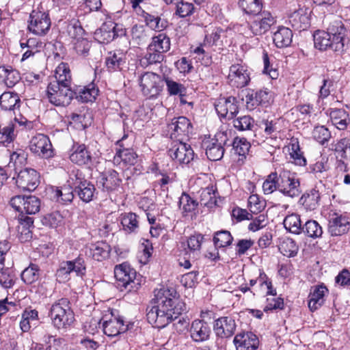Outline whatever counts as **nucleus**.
<instances>
[{
	"mask_svg": "<svg viewBox=\"0 0 350 350\" xmlns=\"http://www.w3.org/2000/svg\"><path fill=\"white\" fill-rule=\"evenodd\" d=\"M279 250L284 256L294 257L297 254L299 247L293 239L285 238L281 242Z\"/></svg>",
	"mask_w": 350,
	"mask_h": 350,
	"instance_id": "obj_53",
	"label": "nucleus"
},
{
	"mask_svg": "<svg viewBox=\"0 0 350 350\" xmlns=\"http://www.w3.org/2000/svg\"><path fill=\"white\" fill-rule=\"evenodd\" d=\"M120 182L118 173L113 170L101 173L96 181L98 188L107 192L115 190L119 186Z\"/></svg>",
	"mask_w": 350,
	"mask_h": 350,
	"instance_id": "obj_28",
	"label": "nucleus"
},
{
	"mask_svg": "<svg viewBox=\"0 0 350 350\" xmlns=\"http://www.w3.org/2000/svg\"><path fill=\"white\" fill-rule=\"evenodd\" d=\"M114 275L118 286L122 291H137L140 286L139 278H137L135 270L129 264L122 263L116 265L114 269Z\"/></svg>",
	"mask_w": 350,
	"mask_h": 350,
	"instance_id": "obj_7",
	"label": "nucleus"
},
{
	"mask_svg": "<svg viewBox=\"0 0 350 350\" xmlns=\"http://www.w3.org/2000/svg\"><path fill=\"white\" fill-rule=\"evenodd\" d=\"M70 161L79 165H89L92 163V156L85 144H73L70 154Z\"/></svg>",
	"mask_w": 350,
	"mask_h": 350,
	"instance_id": "obj_30",
	"label": "nucleus"
},
{
	"mask_svg": "<svg viewBox=\"0 0 350 350\" xmlns=\"http://www.w3.org/2000/svg\"><path fill=\"white\" fill-rule=\"evenodd\" d=\"M211 328L208 323L203 321L194 320L191 325L189 334L191 339L196 342H202L209 339Z\"/></svg>",
	"mask_w": 350,
	"mask_h": 350,
	"instance_id": "obj_29",
	"label": "nucleus"
},
{
	"mask_svg": "<svg viewBox=\"0 0 350 350\" xmlns=\"http://www.w3.org/2000/svg\"><path fill=\"white\" fill-rule=\"evenodd\" d=\"M284 300L281 297L267 298V304L264 308V311L267 312L274 310H282L284 308Z\"/></svg>",
	"mask_w": 350,
	"mask_h": 350,
	"instance_id": "obj_62",
	"label": "nucleus"
},
{
	"mask_svg": "<svg viewBox=\"0 0 350 350\" xmlns=\"http://www.w3.org/2000/svg\"><path fill=\"white\" fill-rule=\"evenodd\" d=\"M126 137V135H124L122 139L118 141L117 145L120 146V148L116 150L114 161L117 163L122 161L125 165H131L135 163L137 154L133 149L124 147L123 142Z\"/></svg>",
	"mask_w": 350,
	"mask_h": 350,
	"instance_id": "obj_31",
	"label": "nucleus"
},
{
	"mask_svg": "<svg viewBox=\"0 0 350 350\" xmlns=\"http://www.w3.org/2000/svg\"><path fill=\"white\" fill-rule=\"evenodd\" d=\"M75 92L74 97L82 103H88L95 100L98 90L94 83H91L88 85L77 87L73 90Z\"/></svg>",
	"mask_w": 350,
	"mask_h": 350,
	"instance_id": "obj_33",
	"label": "nucleus"
},
{
	"mask_svg": "<svg viewBox=\"0 0 350 350\" xmlns=\"http://www.w3.org/2000/svg\"><path fill=\"white\" fill-rule=\"evenodd\" d=\"M90 255L97 261H102L109 256L111 247L106 242H97L90 247Z\"/></svg>",
	"mask_w": 350,
	"mask_h": 350,
	"instance_id": "obj_43",
	"label": "nucleus"
},
{
	"mask_svg": "<svg viewBox=\"0 0 350 350\" xmlns=\"http://www.w3.org/2000/svg\"><path fill=\"white\" fill-rule=\"evenodd\" d=\"M39 271L40 269L37 265L31 264L21 273V279L25 284H31L39 279Z\"/></svg>",
	"mask_w": 350,
	"mask_h": 350,
	"instance_id": "obj_52",
	"label": "nucleus"
},
{
	"mask_svg": "<svg viewBox=\"0 0 350 350\" xmlns=\"http://www.w3.org/2000/svg\"><path fill=\"white\" fill-rule=\"evenodd\" d=\"M122 230L126 234L137 233L139 229V217L134 213H125L120 216Z\"/></svg>",
	"mask_w": 350,
	"mask_h": 350,
	"instance_id": "obj_35",
	"label": "nucleus"
},
{
	"mask_svg": "<svg viewBox=\"0 0 350 350\" xmlns=\"http://www.w3.org/2000/svg\"><path fill=\"white\" fill-rule=\"evenodd\" d=\"M55 81L47 86L46 95L49 102L57 107L68 106L74 98L71 88L72 77L68 64L62 62L55 70Z\"/></svg>",
	"mask_w": 350,
	"mask_h": 350,
	"instance_id": "obj_2",
	"label": "nucleus"
},
{
	"mask_svg": "<svg viewBox=\"0 0 350 350\" xmlns=\"http://www.w3.org/2000/svg\"><path fill=\"white\" fill-rule=\"evenodd\" d=\"M49 317L53 325L58 329L71 326L75 321V314L70 300L64 297L55 301L49 308Z\"/></svg>",
	"mask_w": 350,
	"mask_h": 350,
	"instance_id": "obj_5",
	"label": "nucleus"
},
{
	"mask_svg": "<svg viewBox=\"0 0 350 350\" xmlns=\"http://www.w3.org/2000/svg\"><path fill=\"white\" fill-rule=\"evenodd\" d=\"M39 178L37 171L32 168H25L18 172L16 183L23 190L32 191L38 186Z\"/></svg>",
	"mask_w": 350,
	"mask_h": 350,
	"instance_id": "obj_22",
	"label": "nucleus"
},
{
	"mask_svg": "<svg viewBox=\"0 0 350 350\" xmlns=\"http://www.w3.org/2000/svg\"><path fill=\"white\" fill-rule=\"evenodd\" d=\"M217 189L211 185L200 191V202L208 208H213L217 205Z\"/></svg>",
	"mask_w": 350,
	"mask_h": 350,
	"instance_id": "obj_41",
	"label": "nucleus"
},
{
	"mask_svg": "<svg viewBox=\"0 0 350 350\" xmlns=\"http://www.w3.org/2000/svg\"><path fill=\"white\" fill-rule=\"evenodd\" d=\"M45 224L49 225L51 228H56L62 221V216L59 212H53L46 215L44 218Z\"/></svg>",
	"mask_w": 350,
	"mask_h": 350,
	"instance_id": "obj_63",
	"label": "nucleus"
},
{
	"mask_svg": "<svg viewBox=\"0 0 350 350\" xmlns=\"http://www.w3.org/2000/svg\"><path fill=\"white\" fill-rule=\"evenodd\" d=\"M265 195L278 191L286 197L296 198L301 193L300 180L296 173L280 168L270 173L262 183Z\"/></svg>",
	"mask_w": 350,
	"mask_h": 350,
	"instance_id": "obj_3",
	"label": "nucleus"
},
{
	"mask_svg": "<svg viewBox=\"0 0 350 350\" xmlns=\"http://www.w3.org/2000/svg\"><path fill=\"white\" fill-rule=\"evenodd\" d=\"M276 23V18L271 12L263 11L245 26L247 30L244 33L246 36H261L267 33Z\"/></svg>",
	"mask_w": 350,
	"mask_h": 350,
	"instance_id": "obj_8",
	"label": "nucleus"
},
{
	"mask_svg": "<svg viewBox=\"0 0 350 350\" xmlns=\"http://www.w3.org/2000/svg\"><path fill=\"white\" fill-rule=\"evenodd\" d=\"M228 80L232 87L242 88L247 86L250 81L248 67L243 64H232L230 67Z\"/></svg>",
	"mask_w": 350,
	"mask_h": 350,
	"instance_id": "obj_17",
	"label": "nucleus"
},
{
	"mask_svg": "<svg viewBox=\"0 0 350 350\" xmlns=\"http://www.w3.org/2000/svg\"><path fill=\"white\" fill-rule=\"evenodd\" d=\"M74 31L76 32L77 35L75 36L74 38L76 40L74 43V48L77 54L83 55L84 57L88 55L91 44L85 38H83L81 36L83 34L84 30L80 26L73 25L71 27Z\"/></svg>",
	"mask_w": 350,
	"mask_h": 350,
	"instance_id": "obj_36",
	"label": "nucleus"
},
{
	"mask_svg": "<svg viewBox=\"0 0 350 350\" xmlns=\"http://www.w3.org/2000/svg\"><path fill=\"white\" fill-rule=\"evenodd\" d=\"M154 301L155 304L147 308L146 317L157 328L165 327L186 310L185 304L172 288L155 290Z\"/></svg>",
	"mask_w": 350,
	"mask_h": 350,
	"instance_id": "obj_1",
	"label": "nucleus"
},
{
	"mask_svg": "<svg viewBox=\"0 0 350 350\" xmlns=\"http://www.w3.org/2000/svg\"><path fill=\"white\" fill-rule=\"evenodd\" d=\"M302 232L312 239L321 238L323 234V228L315 220H308L304 225Z\"/></svg>",
	"mask_w": 350,
	"mask_h": 350,
	"instance_id": "obj_49",
	"label": "nucleus"
},
{
	"mask_svg": "<svg viewBox=\"0 0 350 350\" xmlns=\"http://www.w3.org/2000/svg\"><path fill=\"white\" fill-rule=\"evenodd\" d=\"M198 203L189 195L183 193L179 198V207L184 213H191L196 210Z\"/></svg>",
	"mask_w": 350,
	"mask_h": 350,
	"instance_id": "obj_56",
	"label": "nucleus"
},
{
	"mask_svg": "<svg viewBox=\"0 0 350 350\" xmlns=\"http://www.w3.org/2000/svg\"><path fill=\"white\" fill-rule=\"evenodd\" d=\"M254 125V118L248 115L239 116L233 120L234 127L239 131H252Z\"/></svg>",
	"mask_w": 350,
	"mask_h": 350,
	"instance_id": "obj_54",
	"label": "nucleus"
},
{
	"mask_svg": "<svg viewBox=\"0 0 350 350\" xmlns=\"http://www.w3.org/2000/svg\"><path fill=\"white\" fill-rule=\"evenodd\" d=\"M75 272L77 276H82L85 273V266L83 258L79 256L73 260L63 262L57 271L58 277L64 276V279L68 278L70 273Z\"/></svg>",
	"mask_w": 350,
	"mask_h": 350,
	"instance_id": "obj_26",
	"label": "nucleus"
},
{
	"mask_svg": "<svg viewBox=\"0 0 350 350\" xmlns=\"http://www.w3.org/2000/svg\"><path fill=\"white\" fill-rule=\"evenodd\" d=\"M14 278L13 271L9 268L0 271V285L4 288H12L15 282Z\"/></svg>",
	"mask_w": 350,
	"mask_h": 350,
	"instance_id": "obj_60",
	"label": "nucleus"
},
{
	"mask_svg": "<svg viewBox=\"0 0 350 350\" xmlns=\"http://www.w3.org/2000/svg\"><path fill=\"white\" fill-rule=\"evenodd\" d=\"M350 229V215L334 213L329 219L328 232L332 237L341 236Z\"/></svg>",
	"mask_w": 350,
	"mask_h": 350,
	"instance_id": "obj_21",
	"label": "nucleus"
},
{
	"mask_svg": "<svg viewBox=\"0 0 350 350\" xmlns=\"http://www.w3.org/2000/svg\"><path fill=\"white\" fill-rule=\"evenodd\" d=\"M144 18L146 25L156 31H161L168 25V22L165 18L147 12L144 13Z\"/></svg>",
	"mask_w": 350,
	"mask_h": 350,
	"instance_id": "obj_47",
	"label": "nucleus"
},
{
	"mask_svg": "<svg viewBox=\"0 0 350 350\" xmlns=\"http://www.w3.org/2000/svg\"><path fill=\"white\" fill-rule=\"evenodd\" d=\"M164 59V55L154 50L147 49L146 54L140 59V64L143 67H147L150 65L161 63Z\"/></svg>",
	"mask_w": 350,
	"mask_h": 350,
	"instance_id": "obj_55",
	"label": "nucleus"
},
{
	"mask_svg": "<svg viewBox=\"0 0 350 350\" xmlns=\"http://www.w3.org/2000/svg\"><path fill=\"white\" fill-rule=\"evenodd\" d=\"M168 154L173 161L180 164H187L193 159L194 152L189 145L183 141H176L169 149Z\"/></svg>",
	"mask_w": 350,
	"mask_h": 350,
	"instance_id": "obj_20",
	"label": "nucleus"
},
{
	"mask_svg": "<svg viewBox=\"0 0 350 350\" xmlns=\"http://www.w3.org/2000/svg\"><path fill=\"white\" fill-rule=\"evenodd\" d=\"M21 100L18 94L5 92L0 96V106L4 110H14L20 106Z\"/></svg>",
	"mask_w": 350,
	"mask_h": 350,
	"instance_id": "obj_44",
	"label": "nucleus"
},
{
	"mask_svg": "<svg viewBox=\"0 0 350 350\" xmlns=\"http://www.w3.org/2000/svg\"><path fill=\"white\" fill-rule=\"evenodd\" d=\"M149 50H154L161 53L167 52L170 49V39L163 33L153 36L152 42L148 45Z\"/></svg>",
	"mask_w": 350,
	"mask_h": 350,
	"instance_id": "obj_42",
	"label": "nucleus"
},
{
	"mask_svg": "<svg viewBox=\"0 0 350 350\" xmlns=\"http://www.w3.org/2000/svg\"><path fill=\"white\" fill-rule=\"evenodd\" d=\"M245 106L250 111L254 110L258 106L267 107L271 100V93L267 88L247 89Z\"/></svg>",
	"mask_w": 350,
	"mask_h": 350,
	"instance_id": "obj_16",
	"label": "nucleus"
},
{
	"mask_svg": "<svg viewBox=\"0 0 350 350\" xmlns=\"http://www.w3.org/2000/svg\"><path fill=\"white\" fill-rule=\"evenodd\" d=\"M214 106L221 120H232L239 113V100L234 96L220 97L215 100Z\"/></svg>",
	"mask_w": 350,
	"mask_h": 350,
	"instance_id": "obj_15",
	"label": "nucleus"
},
{
	"mask_svg": "<svg viewBox=\"0 0 350 350\" xmlns=\"http://www.w3.org/2000/svg\"><path fill=\"white\" fill-rule=\"evenodd\" d=\"M266 203L257 194H252L248 198V208L254 214L260 213L265 208Z\"/></svg>",
	"mask_w": 350,
	"mask_h": 350,
	"instance_id": "obj_57",
	"label": "nucleus"
},
{
	"mask_svg": "<svg viewBox=\"0 0 350 350\" xmlns=\"http://www.w3.org/2000/svg\"><path fill=\"white\" fill-rule=\"evenodd\" d=\"M237 328V323L231 316L221 317L215 321L213 329L216 336L221 338L232 337Z\"/></svg>",
	"mask_w": 350,
	"mask_h": 350,
	"instance_id": "obj_23",
	"label": "nucleus"
},
{
	"mask_svg": "<svg viewBox=\"0 0 350 350\" xmlns=\"http://www.w3.org/2000/svg\"><path fill=\"white\" fill-rule=\"evenodd\" d=\"M329 150L334 151L336 158H340L338 161V167H344L343 171L347 172V165L342 159H350V139L342 138L339 140H334L329 145Z\"/></svg>",
	"mask_w": 350,
	"mask_h": 350,
	"instance_id": "obj_25",
	"label": "nucleus"
},
{
	"mask_svg": "<svg viewBox=\"0 0 350 350\" xmlns=\"http://www.w3.org/2000/svg\"><path fill=\"white\" fill-rule=\"evenodd\" d=\"M68 184L74 189L75 193L81 200L88 203L93 200L96 187L85 176L82 171L74 169L69 173Z\"/></svg>",
	"mask_w": 350,
	"mask_h": 350,
	"instance_id": "obj_6",
	"label": "nucleus"
},
{
	"mask_svg": "<svg viewBox=\"0 0 350 350\" xmlns=\"http://www.w3.org/2000/svg\"><path fill=\"white\" fill-rule=\"evenodd\" d=\"M233 343L236 350H257L260 341L253 332L241 331L235 335Z\"/></svg>",
	"mask_w": 350,
	"mask_h": 350,
	"instance_id": "obj_24",
	"label": "nucleus"
},
{
	"mask_svg": "<svg viewBox=\"0 0 350 350\" xmlns=\"http://www.w3.org/2000/svg\"><path fill=\"white\" fill-rule=\"evenodd\" d=\"M314 46L324 51L329 48L335 52L343 53L349 39L347 30L340 20L331 22L325 31H316L313 35Z\"/></svg>",
	"mask_w": 350,
	"mask_h": 350,
	"instance_id": "obj_4",
	"label": "nucleus"
},
{
	"mask_svg": "<svg viewBox=\"0 0 350 350\" xmlns=\"http://www.w3.org/2000/svg\"><path fill=\"white\" fill-rule=\"evenodd\" d=\"M51 25L49 13L44 11L33 10L28 20V30L34 35L45 36L49 31Z\"/></svg>",
	"mask_w": 350,
	"mask_h": 350,
	"instance_id": "obj_12",
	"label": "nucleus"
},
{
	"mask_svg": "<svg viewBox=\"0 0 350 350\" xmlns=\"http://www.w3.org/2000/svg\"><path fill=\"white\" fill-rule=\"evenodd\" d=\"M105 63L110 72L121 70L126 63V55L121 50L110 51L106 57Z\"/></svg>",
	"mask_w": 350,
	"mask_h": 350,
	"instance_id": "obj_34",
	"label": "nucleus"
},
{
	"mask_svg": "<svg viewBox=\"0 0 350 350\" xmlns=\"http://www.w3.org/2000/svg\"><path fill=\"white\" fill-rule=\"evenodd\" d=\"M213 240L215 247L221 248L230 245L233 237L229 231L222 230L215 232Z\"/></svg>",
	"mask_w": 350,
	"mask_h": 350,
	"instance_id": "obj_51",
	"label": "nucleus"
},
{
	"mask_svg": "<svg viewBox=\"0 0 350 350\" xmlns=\"http://www.w3.org/2000/svg\"><path fill=\"white\" fill-rule=\"evenodd\" d=\"M167 131L172 139L178 142L185 141L192 133L193 126L187 118L175 117L167 124Z\"/></svg>",
	"mask_w": 350,
	"mask_h": 350,
	"instance_id": "obj_11",
	"label": "nucleus"
},
{
	"mask_svg": "<svg viewBox=\"0 0 350 350\" xmlns=\"http://www.w3.org/2000/svg\"><path fill=\"white\" fill-rule=\"evenodd\" d=\"M228 141V131H219L215 135V139L204 143L206 146V154L211 161L220 160L224 154V145Z\"/></svg>",
	"mask_w": 350,
	"mask_h": 350,
	"instance_id": "obj_18",
	"label": "nucleus"
},
{
	"mask_svg": "<svg viewBox=\"0 0 350 350\" xmlns=\"http://www.w3.org/2000/svg\"><path fill=\"white\" fill-rule=\"evenodd\" d=\"M163 82L166 85V89L170 96H185L187 89L185 86L169 77L163 78Z\"/></svg>",
	"mask_w": 350,
	"mask_h": 350,
	"instance_id": "obj_48",
	"label": "nucleus"
},
{
	"mask_svg": "<svg viewBox=\"0 0 350 350\" xmlns=\"http://www.w3.org/2000/svg\"><path fill=\"white\" fill-rule=\"evenodd\" d=\"M320 193L315 189H312L302 195L299 202L307 211H314L319 206Z\"/></svg>",
	"mask_w": 350,
	"mask_h": 350,
	"instance_id": "obj_38",
	"label": "nucleus"
},
{
	"mask_svg": "<svg viewBox=\"0 0 350 350\" xmlns=\"http://www.w3.org/2000/svg\"><path fill=\"white\" fill-rule=\"evenodd\" d=\"M283 224L285 229L293 234H300L302 233L304 225H302L300 216L297 214L293 213L286 216Z\"/></svg>",
	"mask_w": 350,
	"mask_h": 350,
	"instance_id": "obj_45",
	"label": "nucleus"
},
{
	"mask_svg": "<svg viewBox=\"0 0 350 350\" xmlns=\"http://www.w3.org/2000/svg\"><path fill=\"white\" fill-rule=\"evenodd\" d=\"M239 5L247 14L257 15L260 13L262 8L261 0H240Z\"/></svg>",
	"mask_w": 350,
	"mask_h": 350,
	"instance_id": "obj_50",
	"label": "nucleus"
},
{
	"mask_svg": "<svg viewBox=\"0 0 350 350\" xmlns=\"http://www.w3.org/2000/svg\"><path fill=\"white\" fill-rule=\"evenodd\" d=\"M21 80L19 72L10 66H0V83L11 88Z\"/></svg>",
	"mask_w": 350,
	"mask_h": 350,
	"instance_id": "obj_32",
	"label": "nucleus"
},
{
	"mask_svg": "<svg viewBox=\"0 0 350 350\" xmlns=\"http://www.w3.org/2000/svg\"><path fill=\"white\" fill-rule=\"evenodd\" d=\"M124 34V30L118 24L108 21L104 23L101 27L94 33V38L102 44H108L113 41L115 38Z\"/></svg>",
	"mask_w": 350,
	"mask_h": 350,
	"instance_id": "obj_19",
	"label": "nucleus"
},
{
	"mask_svg": "<svg viewBox=\"0 0 350 350\" xmlns=\"http://www.w3.org/2000/svg\"><path fill=\"white\" fill-rule=\"evenodd\" d=\"M10 206L21 214L33 215L40 208V200L34 196H15L10 200Z\"/></svg>",
	"mask_w": 350,
	"mask_h": 350,
	"instance_id": "obj_13",
	"label": "nucleus"
},
{
	"mask_svg": "<svg viewBox=\"0 0 350 350\" xmlns=\"http://www.w3.org/2000/svg\"><path fill=\"white\" fill-rule=\"evenodd\" d=\"M233 148L237 154L245 156L250 150V144L245 138H235L233 141Z\"/></svg>",
	"mask_w": 350,
	"mask_h": 350,
	"instance_id": "obj_61",
	"label": "nucleus"
},
{
	"mask_svg": "<svg viewBox=\"0 0 350 350\" xmlns=\"http://www.w3.org/2000/svg\"><path fill=\"white\" fill-rule=\"evenodd\" d=\"M29 148L32 154L40 159H49L55 155V150L49 137L42 133H38L31 139Z\"/></svg>",
	"mask_w": 350,
	"mask_h": 350,
	"instance_id": "obj_10",
	"label": "nucleus"
},
{
	"mask_svg": "<svg viewBox=\"0 0 350 350\" xmlns=\"http://www.w3.org/2000/svg\"><path fill=\"white\" fill-rule=\"evenodd\" d=\"M310 13L308 8H300L290 14L288 23L295 30H305L310 25Z\"/></svg>",
	"mask_w": 350,
	"mask_h": 350,
	"instance_id": "obj_27",
	"label": "nucleus"
},
{
	"mask_svg": "<svg viewBox=\"0 0 350 350\" xmlns=\"http://www.w3.org/2000/svg\"><path fill=\"white\" fill-rule=\"evenodd\" d=\"M203 239L204 237L201 234L193 235L189 237L187 247L184 250L185 255H189V258H197Z\"/></svg>",
	"mask_w": 350,
	"mask_h": 350,
	"instance_id": "obj_46",
	"label": "nucleus"
},
{
	"mask_svg": "<svg viewBox=\"0 0 350 350\" xmlns=\"http://www.w3.org/2000/svg\"><path fill=\"white\" fill-rule=\"evenodd\" d=\"M292 39V30L286 27H280L273 36V42L278 48H284L290 46Z\"/></svg>",
	"mask_w": 350,
	"mask_h": 350,
	"instance_id": "obj_39",
	"label": "nucleus"
},
{
	"mask_svg": "<svg viewBox=\"0 0 350 350\" xmlns=\"http://www.w3.org/2000/svg\"><path fill=\"white\" fill-rule=\"evenodd\" d=\"M100 321L104 334L109 337H114L124 333L129 329V326L132 325L124 322L122 317H116L112 311L104 315Z\"/></svg>",
	"mask_w": 350,
	"mask_h": 350,
	"instance_id": "obj_14",
	"label": "nucleus"
},
{
	"mask_svg": "<svg viewBox=\"0 0 350 350\" xmlns=\"http://www.w3.org/2000/svg\"><path fill=\"white\" fill-rule=\"evenodd\" d=\"M74 189L68 185V187H62L55 191V197L58 202L63 203L71 202L74 198Z\"/></svg>",
	"mask_w": 350,
	"mask_h": 350,
	"instance_id": "obj_58",
	"label": "nucleus"
},
{
	"mask_svg": "<svg viewBox=\"0 0 350 350\" xmlns=\"http://www.w3.org/2000/svg\"><path fill=\"white\" fill-rule=\"evenodd\" d=\"M314 139L321 144H324L331 137L329 131L324 126H317L312 131Z\"/></svg>",
	"mask_w": 350,
	"mask_h": 350,
	"instance_id": "obj_59",
	"label": "nucleus"
},
{
	"mask_svg": "<svg viewBox=\"0 0 350 350\" xmlns=\"http://www.w3.org/2000/svg\"><path fill=\"white\" fill-rule=\"evenodd\" d=\"M331 122L339 130H345L349 124V113L343 109H333L330 111Z\"/></svg>",
	"mask_w": 350,
	"mask_h": 350,
	"instance_id": "obj_40",
	"label": "nucleus"
},
{
	"mask_svg": "<svg viewBox=\"0 0 350 350\" xmlns=\"http://www.w3.org/2000/svg\"><path fill=\"white\" fill-rule=\"evenodd\" d=\"M326 291H327V288L323 285L316 286L311 289L308 297V307L312 311L317 310L323 305Z\"/></svg>",
	"mask_w": 350,
	"mask_h": 350,
	"instance_id": "obj_37",
	"label": "nucleus"
},
{
	"mask_svg": "<svg viewBox=\"0 0 350 350\" xmlns=\"http://www.w3.org/2000/svg\"><path fill=\"white\" fill-rule=\"evenodd\" d=\"M138 81L142 94L150 98L157 97L163 88V79L154 72H146Z\"/></svg>",
	"mask_w": 350,
	"mask_h": 350,
	"instance_id": "obj_9",
	"label": "nucleus"
},
{
	"mask_svg": "<svg viewBox=\"0 0 350 350\" xmlns=\"http://www.w3.org/2000/svg\"><path fill=\"white\" fill-rule=\"evenodd\" d=\"M335 282L341 287L350 286V271L347 269H343L335 278Z\"/></svg>",
	"mask_w": 350,
	"mask_h": 350,
	"instance_id": "obj_64",
	"label": "nucleus"
}]
</instances>
